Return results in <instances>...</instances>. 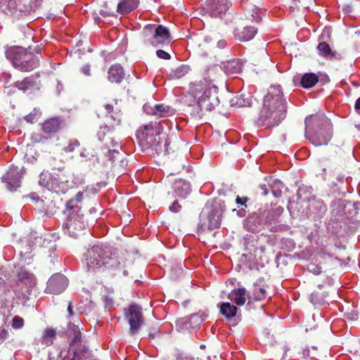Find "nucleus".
I'll return each mask as SVG.
<instances>
[{
    "instance_id": "nucleus-1",
    "label": "nucleus",
    "mask_w": 360,
    "mask_h": 360,
    "mask_svg": "<svg viewBox=\"0 0 360 360\" xmlns=\"http://www.w3.org/2000/svg\"><path fill=\"white\" fill-rule=\"evenodd\" d=\"M188 93L195 101L191 112L195 117L201 118L205 112L213 110L219 104L218 88L213 84L209 72L198 80L190 83ZM188 105H192L191 103Z\"/></svg>"
},
{
    "instance_id": "nucleus-2",
    "label": "nucleus",
    "mask_w": 360,
    "mask_h": 360,
    "mask_svg": "<svg viewBox=\"0 0 360 360\" xmlns=\"http://www.w3.org/2000/svg\"><path fill=\"white\" fill-rule=\"evenodd\" d=\"M286 112V101L281 86H271L264 98L257 124L266 128L276 127L285 118Z\"/></svg>"
},
{
    "instance_id": "nucleus-3",
    "label": "nucleus",
    "mask_w": 360,
    "mask_h": 360,
    "mask_svg": "<svg viewBox=\"0 0 360 360\" xmlns=\"http://www.w3.org/2000/svg\"><path fill=\"white\" fill-rule=\"evenodd\" d=\"M83 262L88 271H105L106 270L115 272L122 271L124 276L127 271L123 270L124 262L122 259L112 258L107 247L103 245H94L84 254Z\"/></svg>"
},
{
    "instance_id": "nucleus-4",
    "label": "nucleus",
    "mask_w": 360,
    "mask_h": 360,
    "mask_svg": "<svg viewBox=\"0 0 360 360\" xmlns=\"http://www.w3.org/2000/svg\"><path fill=\"white\" fill-rule=\"evenodd\" d=\"M306 137L315 146H326L331 139L332 124L323 115L305 120Z\"/></svg>"
},
{
    "instance_id": "nucleus-5",
    "label": "nucleus",
    "mask_w": 360,
    "mask_h": 360,
    "mask_svg": "<svg viewBox=\"0 0 360 360\" xmlns=\"http://www.w3.org/2000/svg\"><path fill=\"white\" fill-rule=\"evenodd\" d=\"M137 137L143 142L148 148L154 149L158 153H169L167 136L160 131L156 123H149L141 127L137 131Z\"/></svg>"
},
{
    "instance_id": "nucleus-6",
    "label": "nucleus",
    "mask_w": 360,
    "mask_h": 360,
    "mask_svg": "<svg viewBox=\"0 0 360 360\" xmlns=\"http://www.w3.org/2000/svg\"><path fill=\"white\" fill-rule=\"evenodd\" d=\"M6 58L13 66L22 72L32 71L39 65V57L20 46H13L6 51Z\"/></svg>"
},
{
    "instance_id": "nucleus-7",
    "label": "nucleus",
    "mask_w": 360,
    "mask_h": 360,
    "mask_svg": "<svg viewBox=\"0 0 360 360\" xmlns=\"http://www.w3.org/2000/svg\"><path fill=\"white\" fill-rule=\"evenodd\" d=\"M39 183L48 190L57 193H65L72 187L68 176L60 171L43 172L39 175Z\"/></svg>"
},
{
    "instance_id": "nucleus-8",
    "label": "nucleus",
    "mask_w": 360,
    "mask_h": 360,
    "mask_svg": "<svg viewBox=\"0 0 360 360\" xmlns=\"http://www.w3.org/2000/svg\"><path fill=\"white\" fill-rule=\"evenodd\" d=\"M63 212L67 214V219L62 226L63 231L70 237L77 238L82 234L88 226L84 214L82 211L67 210L66 208Z\"/></svg>"
},
{
    "instance_id": "nucleus-9",
    "label": "nucleus",
    "mask_w": 360,
    "mask_h": 360,
    "mask_svg": "<svg viewBox=\"0 0 360 360\" xmlns=\"http://www.w3.org/2000/svg\"><path fill=\"white\" fill-rule=\"evenodd\" d=\"M124 317L129 324V333L130 335H135L143 323V316L142 309L136 304H130L128 308H125Z\"/></svg>"
},
{
    "instance_id": "nucleus-10",
    "label": "nucleus",
    "mask_w": 360,
    "mask_h": 360,
    "mask_svg": "<svg viewBox=\"0 0 360 360\" xmlns=\"http://www.w3.org/2000/svg\"><path fill=\"white\" fill-rule=\"evenodd\" d=\"M22 172L18 167L11 166L2 176L1 181L10 191H15L21 185Z\"/></svg>"
},
{
    "instance_id": "nucleus-11",
    "label": "nucleus",
    "mask_w": 360,
    "mask_h": 360,
    "mask_svg": "<svg viewBox=\"0 0 360 360\" xmlns=\"http://www.w3.org/2000/svg\"><path fill=\"white\" fill-rule=\"evenodd\" d=\"M68 278L61 274H56L51 276L47 283L46 290L52 294H60L67 288Z\"/></svg>"
},
{
    "instance_id": "nucleus-12",
    "label": "nucleus",
    "mask_w": 360,
    "mask_h": 360,
    "mask_svg": "<svg viewBox=\"0 0 360 360\" xmlns=\"http://www.w3.org/2000/svg\"><path fill=\"white\" fill-rule=\"evenodd\" d=\"M225 210L224 202L221 200H214L212 205V210L208 216L209 228L217 229L220 226L221 219Z\"/></svg>"
},
{
    "instance_id": "nucleus-13",
    "label": "nucleus",
    "mask_w": 360,
    "mask_h": 360,
    "mask_svg": "<svg viewBox=\"0 0 360 360\" xmlns=\"http://www.w3.org/2000/svg\"><path fill=\"white\" fill-rule=\"evenodd\" d=\"M229 0H210L207 4V12L212 17L221 18L229 9Z\"/></svg>"
},
{
    "instance_id": "nucleus-14",
    "label": "nucleus",
    "mask_w": 360,
    "mask_h": 360,
    "mask_svg": "<svg viewBox=\"0 0 360 360\" xmlns=\"http://www.w3.org/2000/svg\"><path fill=\"white\" fill-rule=\"evenodd\" d=\"M63 120L60 117H53L46 120L41 124V131L49 137L58 133L63 127Z\"/></svg>"
},
{
    "instance_id": "nucleus-15",
    "label": "nucleus",
    "mask_w": 360,
    "mask_h": 360,
    "mask_svg": "<svg viewBox=\"0 0 360 360\" xmlns=\"http://www.w3.org/2000/svg\"><path fill=\"white\" fill-rule=\"evenodd\" d=\"M264 226L262 208L259 209L257 212L251 213L245 222V229L252 233L258 232Z\"/></svg>"
},
{
    "instance_id": "nucleus-16",
    "label": "nucleus",
    "mask_w": 360,
    "mask_h": 360,
    "mask_svg": "<svg viewBox=\"0 0 360 360\" xmlns=\"http://www.w3.org/2000/svg\"><path fill=\"white\" fill-rule=\"evenodd\" d=\"M171 41L169 30L163 25H158L155 27L151 44L154 46L169 44Z\"/></svg>"
},
{
    "instance_id": "nucleus-17",
    "label": "nucleus",
    "mask_w": 360,
    "mask_h": 360,
    "mask_svg": "<svg viewBox=\"0 0 360 360\" xmlns=\"http://www.w3.org/2000/svg\"><path fill=\"white\" fill-rule=\"evenodd\" d=\"M283 209L281 207L272 210L262 209L264 226H266L271 231H274V229L279 223V217Z\"/></svg>"
},
{
    "instance_id": "nucleus-18",
    "label": "nucleus",
    "mask_w": 360,
    "mask_h": 360,
    "mask_svg": "<svg viewBox=\"0 0 360 360\" xmlns=\"http://www.w3.org/2000/svg\"><path fill=\"white\" fill-rule=\"evenodd\" d=\"M175 194L181 198H186L191 192V184L184 179L176 180L174 184Z\"/></svg>"
},
{
    "instance_id": "nucleus-19",
    "label": "nucleus",
    "mask_w": 360,
    "mask_h": 360,
    "mask_svg": "<svg viewBox=\"0 0 360 360\" xmlns=\"http://www.w3.org/2000/svg\"><path fill=\"white\" fill-rule=\"evenodd\" d=\"M228 298L236 305L242 306L246 302V290L244 288L234 289L229 293Z\"/></svg>"
},
{
    "instance_id": "nucleus-20",
    "label": "nucleus",
    "mask_w": 360,
    "mask_h": 360,
    "mask_svg": "<svg viewBox=\"0 0 360 360\" xmlns=\"http://www.w3.org/2000/svg\"><path fill=\"white\" fill-rule=\"evenodd\" d=\"M124 77L123 68L119 64L112 65L108 70V79L111 82L120 83Z\"/></svg>"
},
{
    "instance_id": "nucleus-21",
    "label": "nucleus",
    "mask_w": 360,
    "mask_h": 360,
    "mask_svg": "<svg viewBox=\"0 0 360 360\" xmlns=\"http://www.w3.org/2000/svg\"><path fill=\"white\" fill-rule=\"evenodd\" d=\"M139 5V0H120L117 5L116 11L124 14L134 10Z\"/></svg>"
},
{
    "instance_id": "nucleus-22",
    "label": "nucleus",
    "mask_w": 360,
    "mask_h": 360,
    "mask_svg": "<svg viewBox=\"0 0 360 360\" xmlns=\"http://www.w3.org/2000/svg\"><path fill=\"white\" fill-rule=\"evenodd\" d=\"M257 33V29L252 26H245L242 31L235 30L236 37L242 41L252 39Z\"/></svg>"
},
{
    "instance_id": "nucleus-23",
    "label": "nucleus",
    "mask_w": 360,
    "mask_h": 360,
    "mask_svg": "<svg viewBox=\"0 0 360 360\" xmlns=\"http://www.w3.org/2000/svg\"><path fill=\"white\" fill-rule=\"evenodd\" d=\"M220 313L226 319L234 317L238 311V308L230 302H221L219 304Z\"/></svg>"
},
{
    "instance_id": "nucleus-24",
    "label": "nucleus",
    "mask_w": 360,
    "mask_h": 360,
    "mask_svg": "<svg viewBox=\"0 0 360 360\" xmlns=\"http://www.w3.org/2000/svg\"><path fill=\"white\" fill-rule=\"evenodd\" d=\"M83 200V193L78 192L75 198L70 199L65 202V208L67 210H75L77 212L82 211L81 202Z\"/></svg>"
},
{
    "instance_id": "nucleus-25",
    "label": "nucleus",
    "mask_w": 360,
    "mask_h": 360,
    "mask_svg": "<svg viewBox=\"0 0 360 360\" xmlns=\"http://www.w3.org/2000/svg\"><path fill=\"white\" fill-rule=\"evenodd\" d=\"M326 292L319 285L317 290L313 291L310 295V302L314 305L324 304L326 301Z\"/></svg>"
},
{
    "instance_id": "nucleus-26",
    "label": "nucleus",
    "mask_w": 360,
    "mask_h": 360,
    "mask_svg": "<svg viewBox=\"0 0 360 360\" xmlns=\"http://www.w3.org/2000/svg\"><path fill=\"white\" fill-rule=\"evenodd\" d=\"M36 85V82L34 80V76L31 75L30 77H27L24 78L22 81H17L13 83V86L18 88L19 90L22 91H26L29 90Z\"/></svg>"
},
{
    "instance_id": "nucleus-27",
    "label": "nucleus",
    "mask_w": 360,
    "mask_h": 360,
    "mask_svg": "<svg viewBox=\"0 0 360 360\" xmlns=\"http://www.w3.org/2000/svg\"><path fill=\"white\" fill-rule=\"evenodd\" d=\"M117 6L112 2H103L98 6V13L103 17L113 16L116 11Z\"/></svg>"
},
{
    "instance_id": "nucleus-28",
    "label": "nucleus",
    "mask_w": 360,
    "mask_h": 360,
    "mask_svg": "<svg viewBox=\"0 0 360 360\" xmlns=\"http://www.w3.org/2000/svg\"><path fill=\"white\" fill-rule=\"evenodd\" d=\"M319 82V77L314 73L304 74L300 80V84L303 88L309 89L314 86Z\"/></svg>"
},
{
    "instance_id": "nucleus-29",
    "label": "nucleus",
    "mask_w": 360,
    "mask_h": 360,
    "mask_svg": "<svg viewBox=\"0 0 360 360\" xmlns=\"http://www.w3.org/2000/svg\"><path fill=\"white\" fill-rule=\"evenodd\" d=\"M112 126H108L107 124H105L103 126L100 127L97 132L98 139H99L100 141L103 143V148H110V144L106 141V137L109 134H112Z\"/></svg>"
},
{
    "instance_id": "nucleus-30",
    "label": "nucleus",
    "mask_w": 360,
    "mask_h": 360,
    "mask_svg": "<svg viewBox=\"0 0 360 360\" xmlns=\"http://www.w3.org/2000/svg\"><path fill=\"white\" fill-rule=\"evenodd\" d=\"M172 113V109L169 105L164 104L155 105L152 114L159 117H167Z\"/></svg>"
},
{
    "instance_id": "nucleus-31",
    "label": "nucleus",
    "mask_w": 360,
    "mask_h": 360,
    "mask_svg": "<svg viewBox=\"0 0 360 360\" xmlns=\"http://www.w3.org/2000/svg\"><path fill=\"white\" fill-rule=\"evenodd\" d=\"M190 71V67L187 65H181L169 74L171 79H179L186 75Z\"/></svg>"
},
{
    "instance_id": "nucleus-32",
    "label": "nucleus",
    "mask_w": 360,
    "mask_h": 360,
    "mask_svg": "<svg viewBox=\"0 0 360 360\" xmlns=\"http://www.w3.org/2000/svg\"><path fill=\"white\" fill-rule=\"evenodd\" d=\"M319 55L326 58H333L335 57V52H333L329 44L326 42H320L317 46Z\"/></svg>"
},
{
    "instance_id": "nucleus-33",
    "label": "nucleus",
    "mask_w": 360,
    "mask_h": 360,
    "mask_svg": "<svg viewBox=\"0 0 360 360\" xmlns=\"http://www.w3.org/2000/svg\"><path fill=\"white\" fill-rule=\"evenodd\" d=\"M260 9L255 6H251L250 8L246 11V17L250 18L252 21L259 23L262 21V18L259 15Z\"/></svg>"
},
{
    "instance_id": "nucleus-34",
    "label": "nucleus",
    "mask_w": 360,
    "mask_h": 360,
    "mask_svg": "<svg viewBox=\"0 0 360 360\" xmlns=\"http://www.w3.org/2000/svg\"><path fill=\"white\" fill-rule=\"evenodd\" d=\"M231 105L236 107L250 106L251 101L245 98L244 95H238L234 96L231 101Z\"/></svg>"
},
{
    "instance_id": "nucleus-35",
    "label": "nucleus",
    "mask_w": 360,
    "mask_h": 360,
    "mask_svg": "<svg viewBox=\"0 0 360 360\" xmlns=\"http://www.w3.org/2000/svg\"><path fill=\"white\" fill-rule=\"evenodd\" d=\"M106 141L110 144L109 148H105L108 150V153H119V150L121 148L119 142L115 140V137L112 136V134H109L106 137Z\"/></svg>"
},
{
    "instance_id": "nucleus-36",
    "label": "nucleus",
    "mask_w": 360,
    "mask_h": 360,
    "mask_svg": "<svg viewBox=\"0 0 360 360\" xmlns=\"http://www.w3.org/2000/svg\"><path fill=\"white\" fill-rule=\"evenodd\" d=\"M71 330L73 333V338L70 342V345L74 347L81 342L82 333L79 326L75 324L71 326Z\"/></svg>"
},
{
    "instance_id": "nucleus-37",
    "label": "nucleus",
    "mask_w": 360,
    "mask_h": 360,
    "mask_svg": "<svg viewBox=\"0 0 360 360\" xmlns=\"http://www.w3.org/2000/svg\"><path fill=\"white\" fill-rule=\"evenodd\" d=\"M49 136L41 133H34L31 136V141L34 144H44L49 140Z\"/></svg>"
},
{
    "instance_id": "nucleus-38",
    "label": "nucleus",
    "mask_w": 360,
    "mask_h": 360,
    "mask_svg": "<svg viewBox=\"0 0 360 360\" xmlns=\"http://www.w3.org/2000/svg\"><path fill=\"white\" fill-rule=\"evenodd\" d=\"M254 295L255 297V300H264L266 296V290L264 287H259L257 284L255 283L254 285Z\"/></svg>"
},
{
    "instance_id": "nucleus-39",
    "label": "nucleus",
    "mask_w": 360,
    "mask_h": 360,
    "mask_svg": "<svg viewBox=\"0 0 360 360\" xmlns=\"http://www.w3.org/2000/svg\"><path fill=\"white\" fill-rule=\"evenodd\" d=\"M40 115L39 110L34 108L28 115L24 116L23 119L29 124H34L38 121Z\"/></svg>"
},
{
    "instance_id": "nucleus-40",
    "label": "nucleus",
    "mask_w": 360,
    "mask_h": 360,
    "mask_svg": "<svg viewBox=\"0 0 360 360\" xmlns=\"http://www.w3.org/2000/svg\"><path fill=\"white\" fill-rule=\"evenodd\" d=\"M326 162L325 166L327 167L330 171L329 176L333 178L335 176V170L338 169V164L335 162V159L332 157L326 160Z\"/></svg>"
},
{
    "instance_id": "nucleus-41",
    "label": "nucleus",
    "mask_w": 360,
    "mask_h": 360,
    "mask_svg": "<svg viewBox=\"0 0 360 360\" xmlns=\"http://www.w3.org/2000/svg\"><path fill=\"white\" fill-rule=\"evenodd\" d=\"M79 146L80 143L77 139H70L68 145L63 148V151L66 153H73Z\"/></svg>"
},
{
    "instance_id": "nucleus-42",
    "label": "nucleus",
    "mask_w": 360,
    "mask_h": 360,
    "mask_svg": "<svg viewBox=\"0 0 360 360\" xmlns=\"http://www.w3.org/2000/svg\"><path fill=\"white\" fill-rule=\"evenodd\" d=\"M80 156L85 158L86 160H91L92 158L96 156V154L93 150L89 148H83L80 150Z\"/></svg>"
},
{
    "instance_id": "nucleus-43",
    "label": "nucleus",
    "mask_w": 360,
    "mask_h": 360,
    "mask_svg": "<svg viewBox=\"0 0 360 360\" xmlns=\"http://www.w3.org/2000/svg\"><path fill=\"white\" fill-rule=\"evenodd\" d=\"M319 256L324 262L328 259L330 262H334L335 261H337L338 259L337 257L330 253H328L325 250H322L319 252Z\"/></svg>"
},
{
    "instance_id": "nucleus-44",
    "label": "nucleus",
    "mask_w": 360,
    "mask_h": 360,
    "mask_svg": "<svg viewBox=\"0 0 360 360\" xmlns=\"http://www.w3.org/2000/svg\"><path fill=\"white\" fill-rule=\"evenodd\" d=\"M11 325L15 329L22 328L24 326V320L19 316H15L12 319Z\"/></svg>"
},
{
    "instance_id": "nucleus-45",
    "label": "nucleus",
    "mask_w": 360,
    "mask_h": 360,
    "mask_svg": "<svg viewBox=\"0 0 360 360\" xmlns=\"http://www.w3.org/2000/svg\"><path fill=\"white\" fill-rule=\"evenodd\" d=\"M307 269L309 272L314 274V275H319L321 272V267L314 263L309 264L307 266Z\"/></svg>"
},
{
    "instance_id": "nucleus-46",
    "label": "nucleus",
    "mask_w": 360,
    "mask_h": 360,
    "mask_svg": "<svg viewBox=\"0 0 360 360\" xmlns=\"http://www.w3.org/2000/svg\"><path fill=\"white\" fill-rule=\"evenodd\" d=\"M345 316L347 319L352 321H356L359 319V314L354 309L351 310L345 313Z\"/></svg>"
},
{
    "instance_id": "nucleus-47",
    "label": "nucleus",
    "mask_w": 360,
    "mask_h": 360,
    "mask_svg": "<svg viewBox=\"0 0 360 360\" xmlns=\"http://www.w3.org/2000/svg\"><path fill=\"white\" fill-rule=\"evenodd\" d=\"M56 330L54 328H47L44 330V337L45 338H52L56 337Z\"/></svg>"
},
{
    "instance_id": "nucleus-48",
    "label": "nucleus",
    "mask_w": 360,
    "mask_h": 360,
    "mask_svg": "<svg viewBox=\"0 0 360 360\" xmlns=\"http://www.w3.org/2000/svg\"><path fill=\"white\" fill-rule=\"evenodd\" d=\"M156 55L158 58L165 59V60H169L171 58L170 55L167 52H166L162 49L158 50L156 51Z\"/></svg>"
},
{
    "instance_id": "nucleus-49",
    "label": "nucleus",
    "mask_w": 360,
    "mask_h": 360,
    "mask_svg": "<svg viewBox=\"0 0 360 360\" xmlns=\"http://www.w3.org/2000/svg\"><path fill=\"white\" fill-rule=\"evenodd\" d=\"M336 176H336L337 181L332 180L331 184L334 186H337L338 184H343L344 179H345V176L340 173L337 174Z\"/></svg>"
},
{
    "instance_id": "nucleus-50",
    "label": "nucleus",
    "mask_w": 360,
    "mask_h": 360,
    "mask_svg": "<svg viewBox=\"0 0 360 360\" xmlns=\"http://www.w3.org/2000/svg\"><path fill=\"white\" fill-rule=\"evenodd\" d=\"M181 209V206L179 203L175 200L172 205L169 207V210L173 212H179Z\"/></svg>"
},
{
    "instance_id": "nucleus-51",
    "label": "nucleus",
    "mask_w": 360,
    "mask_h": 360,
    "mask_svg": "<svg viewBox=\"0 0 360 360\" xmlns=\"http://www.w3.org/2000/svg\"><path fill=\"white\" fill-rule=\"evenodd\" d=\"M250 199L247 197H239V196H237V198H236V202L237 204H240L241 205H244L245 207H247L246 205V202L249 200Z\"/></svg>"
},
{
    "instance_id": "nucleus-52",
    "label": "nucleus",
    "mask_w": 360,
    "mask_h": 360,
    "mask_svg": "<svg viewBox=\"0 0 360 360\" xmlns=\"http://www.w3.org/2000/svg\"><path fill=\"white\" fill-rule=\"evenodd\" d=\"M121 117L122 115L119 112L115 113V115H110L111 119L115 121L116 125L120 124V123L121 122Z\"/></svg>"
},
{
    "instance_id": "nucleus-53",
    "label": "nucleus",
    "mask_w": 360,
    "mask_h": 360,
    "mask_svg": "<svg viewBox=\"0 0 360 360\" xmlns=\"http://www.w3.org/2000/svg\"><path fill=\"white\" fill-rule=\"evenodd\" d=\"M302 356L304 358H307V357L314 358L315 357L314 356L310 355L309 349L308 347L303 349Z\"/></svg>"
},
{
    "instance_id": "nucleus-54",
    "label": "nucleus",
    "mask_w": 360,
    "mask_h": 360,
    "mask_svg": "<svg viewBox=\"0 0 360 360\" xmlns=\"http://www.w3.org/2000/svg\"><path fill=\"white\" fill-rule=\"evenodd\" d=\"M355 110L360 114V97L356 101L354 105Z\"/></svg>"
},
{
    "instance_id": "nucleus-55",
    "label": "nucleus",
    "mask_w": 360,
    "mask_h": 360,
    "mask_svg": "<svg viewBox=\"0 0 360 360\" xmlns=\"http://www.w3.org/2000/svg\"><path fill=\"white\" fill-rule=\"evenodd\" d=\"M226 41L224 40H219L217 41V46L220 49H224L226 46Z\"/></svg>"
},
{
    "instance_id": "nucleus-56",
    "label": "nucleus",
    "mask_w": 360,
    "mask_h": 360,
    "mask_svg": "<svg viewBox=\"0 0 360 360\" xmlns=\"http://www.w3.org/2000/svg\"><path fill=\"white\" fill-rule=\"evenodd\" d=\"M68 314H69L70 316H72L73 315V309H72V303L71 302H70L69 304H68Z\"/></svg>"
},
{
    "instance_id": "nucleus-57",
    "label": "nucleus",
    "mask_w": 360,
    "mask_h": 360,
    "mask_svg": "<svg viewBox=\"0 0 360 360\" xmlns=\"http://www.w3.org/2000/svg\"><path fill=\"white\" fill-rule=\"evenodd\" d=\"M105 109L107 110V111L110 113L112 112V110H113V106L110 104H107L105 105Z\"/></svg>"
},
{
    "instance_id": "nucleus-58",
    "label": "nucleus",
    "mask_w": 360,
    "mask_h": 360,
    "mask_svg": "<svg viewBox=\"0 0 360 360\" xmlns=\"http://www.w3.org/2000/svg\"><path fill=\"white\" fill-rule=\"evenodd\" d=\"M261 188L264 191L263 195L266 196L268 194V191L266 188V185L261 186Z\"/></svg>"
},
{
    "instance_id": "nucleus-59",
    "label": "nucleus",
    "mask_w": 360,
    "mask_h": 360,
    "mask_svg": "<svg viewBox=\"0 0 360 360\" xmlns=\"http://www.w3.org/2000/svg\"><path fill=\"white\" fill-rule=\"evenodd\" d=\"M272 193H273V195H274L275 197L278 198V197L281 196V191H272Z\"/></svg>"
},
{
    "instance_id": "nucleus-60",
    "label": "nucleus",
    "mask_w": 360,
    "mask_h": 360,
    "mask_svg": "<svg viewBox=\"0 0 360 360\" xmlns=\"http://www.w3.org/2000/svg\"><path fill=\"white\" fill-rule=\"evenodd\" d=\"M177 360H195V359L193 358H188L187 356H186V357L181 356L179 358H178Z\"/></svg>"
},
{
    "instance_id": "nucleus-61",
    "label": "nucleus",
    "mask_w": 360,
    "mask_h": 360,
    "mask_svg": "<svg viewBox=\"0 0 360 360\" xmlns=\"http://www.w3.org/2000/svg\"><path fill=\"white\" fill-rule=\"evenodd\" d=\"M67 360H79V359L78 358L77 353L74 352V355H73L72 358L68 359Z\"/></svg>"
},
{
    "instance_id": "nucleus-62",
    "label": "nucleus",
    "mask_w": 360,
    "mask_h": 360,
    "mask_svg": "<svg viewBox=\"0 0 360 360\" xmlns=\"http://www.w3.org/2000/svg\"><path fill=\"white\" fill-rule=\"evenodd\" d=\"M7 334V331L5 330V329H3L1 333H0V335L2 337V336H6Z\"/></svg>"
},
{
    "instance_id": "nucleus-63",
    "label": "nucleus",
    "mask_w": 360,
    "mask_h": 360,
    "mask_svg": "<svg viewBox=\"0 0 360 360\" xmlns=\"http://www.w3.org/2000/svg\"><path fill=\"white\" fill-rule=\"evenodd\" d=\"M89 71H90L89 68H86H86H84V74H85V75H89Z\"/></svg>"
},
{
    "instance_id": "nucleus-64",
    "label": "nucleus",
    "mask_w": 360,
    "mask_h": 360,
    "mask_svg": "<svg viewBox=\"0 0 360 360\" xmlns=\"http://www.w3.org/2000/svg\"><path fill=\"white\" fill-rule=\"evenodd\" d=\"M323 174L325 176L327 175V169L326 167L323 169Z\"/></svg>"
}]
</instances>
